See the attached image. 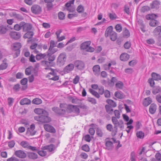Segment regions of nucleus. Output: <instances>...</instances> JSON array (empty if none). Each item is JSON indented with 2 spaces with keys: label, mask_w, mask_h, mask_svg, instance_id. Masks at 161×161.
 <instances>
[{
  "label": "nucleus",
  "mask_w": 161,
  "mask_h": 161,
  "mask_svg": "<svg viewBox=\"0 0 161 161\" xmlns=\"http://www.w3.org/2000/svg\"><path fill=\"white\" fill-rule=\"evenodd\" d=\"M46 56V55L45 53H38L36 55V60H39L44 58Z\"/></svg>",
  "instance_id": "473e14b6"
},
{
  "label": "nucleus",
  "mask_w": 161,
  "mask_h": 161,
  "mask_svg": "<svg viewBox=\"0 0 161 161\" xmlns=\"http://www.w3.org/2000/svg\"><path fill=\"white\" fill-rule=\"evenodd\" d=\"M94 74L96 76H98L100 72V68L98 65H94L92 68Z\"/></svg>",
  "instance_id": "4468645a"
},
{
  "label": "nucleus",
  "mask_w": 161,
  "mask_h": 161,
  "mask_svg": "<svg viewBox=\"0 0 161 161\" xmlns=\"http://www.w3.org/2000/svg\"><path fill=\"white\" fill-rule=\"evenodd\" d=\"M31 67L27 68L25 70V73L27 75H31Z\"/></svg>",
  "instance_id": "13d9d810"
},
{
  "label": "nucleus",
  "mask_w": 161,
  "mask_h": 161,
  "mask_svg": "<svg viewBox=\"0 0 161 161\" xmlns=\"http://www.w3.org/2000/svg\"><path fill=\"white\" fill-rule=\"evenodd\" d=\"M23 29L24 31H29L31 30L32 26L30 24H24L23 25Z\"/></svg>",
  "instance_id": "a211bd4d"
},
{
  "label": "nucleus",
  "mask_w": 161,
  "mask_h": 161,
  "mask_svg": "<svg viewBox=\"0 0 161 161\" xmlns=\"http://www.w3.org/2000/svg\"><path fill=\"white\" fill-rule=\"evenodd\" d=\"M112 121L114 126V129L115 131H113L112 132L113 136H114L116 134L117 127L119 126V124L117 119L115 117H112Z\"/></svg>",
  "instance_id": "0eeeda50"
},
{
  "label": "nucleus",
  "mask_w": 161,
  "mask_h": 161,
  "mask_svg": "<svg viewBox=\"0 0 161 161\" xmlns=\"http://www.w3.org/2000/svg\"><path fill=\"white\" fill-rule=\"evenodd\" d=\"M155 157V158L158 161H161V154L160 153H157Z\"/></svg>",
  "instance_id": "69168bd1"
},
{
  "label": "nucleus",
  "mask_w": 161,
  "mask_h": 161,
  "mask_svg": "<svg viewBox=\"0 0 161 161\" xmlns=\"http://www.w3.org/2000/svg\"><path fill=\"white\" fill-rule=\"evenodd\" d=\"M74 106L72 105H68L67 110V112L71 113L73 112Z\"/></svg>",
  "instance_id": "49530a36"
},
{
  "label": "nucleus",
  "mask_w": 161,
  "mask_h": 161,
  "mask_svg": "<svg viewBox=\"0 0 161 161\" xmlns=\"http://www.w3.org/2000/svg\"><path fill=\"white\" fill-rule=\"evenodd\" d=\"M14 99L12 97H8V105L11 106L13 105Z\"/></svg>",
  "instance_id": "864d4df0"
},
{
  "label": "nucleus",
  "mask_w": 161,
  "mask_h": 161,
  "mask_svg": "<svg viewBox=\"0 0 161 161\" xmlns=\"http://www.w3.org/2000/svg\"><path fill=\"white\" fill-rule=\"evenodd\" d=\"M35 129V125L33 124L31 125L30 126V128H29L27 129V134L31 136L34 135L36 132V131L34 130Z\"/></svg>",
  "instance_id": "9b49d317"
},
{
  "label": "nucleus",
  "mask_w": 161,
  "mask_h": 161,
  "mask_svg": "<svg viewBox=\"0 0 161 161\" xmlns=\"http://www.w3.org/2000/svg\"><path fill=\"white\" fill-rule=\"evenodd\" d=\"M33 32L31 31H27L24 35V37L25 38H31L34 35Z\"/></svg>",
  "instance_id": "bb28decb"
},
{
  "label": "nucleus",
  "mask_w": 161,
  "mask_h": 161,
  "mask_svg": "<svg viewBox=\"0 0 161 161\" xmlns=\"http://www.w3.org/2000/svg\"><path fill=\"white\" fill-rule=\"evenodd\" d=\"M34 119L37 121L42 123H48L51 120V118L48 116V113L47 115L36 116L34 117Z\"/></svg>",
  "instance_id": "f03ea898"
},
{
  "label": "nucleus",
  "mask_w": 161,
  "mask_h": 161,
  "mask_svg": "<svg viewBox=\"0 0 161 161\" xmlns=\"http://www.w3.org/2000/svg\"><path fill=\"white\" fill-rule=\"evenodd\" d=\"M152 78L155 80H161V75L155 73H152Z\"/></svg>",
  "instance_id": "393cba45"
},
{
  "label": "nucleus",
  "mask_w": 161,
  "mask_h": 161,
  "mask_svg": "<svg viewBox=\"0 0 161 161\" xmlns=\"http://www.w3.org/2000/svg\"><path fill=\"white\" fill-rule=\"evenodd\" d=\"M28 81V79L27 78H24L20 81V83L22 85H27Z\"/></svg>",
  "instance_id": "0e129e2a"
},
{
  "label": "nucleus",
  "mask_w": 161,
  "mask_h": 161,
  "mask_svg": "<svg viewBox=\"0 0 161 161\" xmlns=\"http://www.w3.org/2000/svg\"><path fill=\"white\" fill-rule=\"evenodd\" d=\"M52 110L59 114H61V112H60V109H59L58 107H54L52 108Z\"/></svg>",
  "instance_id": "6e6d98bb"
},
{
  "label": "nucleus",
  "mask_w": 161,
  "mask_h": 161,
  "mask_svg": "<svg viewBox=\"0 0 161 161\" xmlns=\"http://www.w3.org/2000/svg\"><path fill=\"white\" fill-rule=\"evenodd\" d=\"M81 149L84 151H89L90 150L89 146L86 144L83 145L81 147Z\"/></svg>",
  "instance_id": "680f3d73"
},
{
  "label": "nucleus",
  "mask_w": 161,
  "mask_h": 161,
  "mask_svg": "<svg viewBox=\"0 0 161 161\" xmlns=\"http://www.w3.org/2000/svg\"><path fill=\"white\" fill-rule=\"evenodd\" d=\"M136 136L137 138L140 139H143L144 136V133L142 131H137Z\"/></svg>",
  "instance_id": "ea45409f"
},
{
  "label": "nucleus",
  "mask_w": 161,
  "mask_h": 161,
  "mask_svg": "<svg viewBox=\"0 0 161 161\" xmlns=\"http://www.w3.org/2000/svg\"><path fill=\"white\" fill-rule=\"evenodd\" d=\"M89 91L96 98H98L100 97V96L99 94L97 92L95 91L93 89L90 88L89 90Z\"/></svg>",
  "instance_id": "cd10ccee"
},
{
  "label": "nucleus",
  "mask_w": 161,
  "mask_h": 161,
  "mask_svg": "<svg viewBox=\"0 0 161 161\" xmlns=\"http://www.w3.org/2000/svg\"><path fill=\"white\" fill-rule=\"evenodd\" d=\"M130 4H126L124 7V11L127 14L130 13Z\"/></svg>",
  "instance_id": "09e8293b"
},
{
  "label": "nucleus",
  "mask_w": 161,
  "mask_h": 161,
  "mask_svg": "<svg viewBox=\"0 0 161 161\" xmlns=\"http://www.w3.org/2000/svg\"><path fill=\"white\" fill-rule=\"evenodd\" d=\"M42 65H43L44 66H46V67L50 68L49 66L51 64L50 62L46 61H42Z\"/></svg>",
  "instance_id": "4d7b16f0"
},
{
  "label": "nucleus",
  "mask_w": 161,
  "mask_h": 161,
  "mask_svg": "<svg viewBox=\"0 0 161 161\" xmlns=\"http://www.w3.org/2000/svg\"><path fill=\"white\" fill-rule=\"evenodd\" d=\"M105 36L107 37L108 36L112 41H115L117 38V33L113 31V27L112 26L108 27L105 32Z\"/></svg>",
  "instance_id": "f257e3e1"
},
{
  "label": "nucleus",
  "mask_w": 161,
  "mask_h": 161,
  "mask_svg": "<svg viewBox=\"0 0 161 161\" xmlns=\"http://www.w3.org/2000/svg\"><path fill=\"white\" fill-rule=\"evenodd\" d=\"M77 11L79 13H83L84 11V7L81 5H79L77 8Z\"/></svg>",
  "instance_id": "79ce46f5"
},
{
  "label": "nucleus",
  "mask_w": 161,
  "mask_h": 161,
  "mask_svg": "<svg viewBox=\"0 0 161 161\" xmlns=\"http://www.w3.org/2000/svg\"><path fill=\"white\" fill-rule=\"evenodd\" d=\"M55 146L52 144L49 145L42 146V149L43 150H47L48 151H53L55 150Z\"/></svg>",
  "instance_id": "2eb2a0df"
},
{
  "label": "nucleus",
  "mask_w": 161,
  "mask_h": 161,
  "mask_svg": "<svg viewBox=\"0 0 161 161\" xmlns=\"http://www.w3.org/2000/svg\"><path fill=\"white\" fill-rule=\"evenodd\" d=\"M152 92L154 94H156L159 93H161V88L159 86L154 87L153 88Z\"/></svg>",
  "instance_id": "c756f323"
},
{
  "label": "nucleus",
  "mask_w": 161,
  "mask_h": 161,
  "mask_svg": "<svg viewBox=\"0 0 161 161\" xmlns=\"http://www.w3.org/2000/svg\"><path fill=\"white\" fill-rule=\"evenodd\" d=\"M107 129L108 130L110 131H111L112 132V135L113 136L112 134V132L113 131H115V129L114 130L113 128V126L112 125L109 124L108 125L106 126Z\"/></svg>",
  "instance_id": "8fccbe9b"
},
{
  "label": "nucleus",
  "mask_w": 161,
  "mask_h": 161,
  "mask_svg": "<svg viewBox=\"0 0 161 161\" xmlns=\"http://www.w3.org/2000/svg\"><path fill=\"white\" fill-rule=\"evenodd\" d=\"M123 36L125 38H128L130 36V33L129 30L126 28H124L123 29Z\"/></svg>",
  "instance_id": "7c9ffc66"
},
{
  "label": "nucleus",
  "mask_w": 161,
  "mask_h": 161,
  "mask_svg": "<svg viewBox=\"0 0 161 161\" xmlns=\"http://www.w3.org/2000/svg\"><path fill=\"white\" fill-rule=\"evenodd\" d=\"M12 47L13 50L14 51L20 50L21 45L20 43L16 42L13 44Z\"/></svg>",
  "instance_id": "5701e85b"
},
{
  "label": "nucleus",
  "mask_w": 161,
  "mask_h": 161,
  "mask_svg": "<svg viewBox=\"0 0 161 161\" xmlns=\"http://www.w3.org/2000/svg\"><path fill=\"white\" fill-rule=\"evenodd\" d=\"M10 36L15 39H18L21 36L20 34L17 32H12L10 33Z\"/></svg>",
  "instance_id": "f3484780"
},
{
  "label": "nucleus",
  "mask_w": 161,
  "mask_h": 161,
  "mask_svg": "<svg viewBox=\"0 0 161 161\" xmlns=\"http://www.w3.org/2000/svg\"><path fill=\"white\" fill-rule=\"evenodd\" d=\"M66 55L65 53H60L57 59V64L59 66L63 65L66 61Z\"/></svg>",
  "instance_id": "20e7f679"
},
{
  "label": "nucleus",
  "mask_w": 161,
  "mask_h": 161,
  "mask_svg": "<svg viewBox=\"0 0 161 161\" xmlns=\"http://www.w3.org/2000/svg\"><path fill=\"white\" fill-rule=\"evenodd\" d=\"M157 102L161 103V93L157 95L156 97Z\"/></svg>",
  "instance_id": "338daca9"
},
{
  "label": "nucleus",
  "mask_w": 161,
  "mask_h": 161,
  "mask_svg": "<svg viewBox=\"0 0 161 161\" xmlns=\"http://www.w3.org/2000/svg\"><path fill=\"white\" fill-rule=\"evenodd\" d=\"M53 48L54 47L49 48L48 51V55H52L58 51V49Z\"/></svg>",
  "instance_id": "72a5a7b5"
},
{
  "label": "nucleus",
  "mask_w": 161,
  "mask_h": 161,
  "mask_svg": "<svg viewBox=\"0 0 161 161\" xmlns=\"http://www.w3.org/2000/svg\"><path fill=\"white\" fill-rule=\"evenodd\" d=\"M106 146L108 150H109L113 147V143L111 141H107L106 143Z\"/></svg>",
  "instance_id": "de8ad7c7"
},
{
  "label": "nucleus",
  "mask_w": 161,
  "mask_h": 161,
  "mask_svg": "<svg viewBox=\"0 0 161 161\" xmlns=\"http://www.w3.org/2000/svg\"><path fill=\"white\" fill-rule=\"evenodd\" d=\"M133 122V120L132 119H130L129 121L126 123V125H127L126 129V131L128 133H129L130 130L132 129L133 128V126L130 125Z\"/></svg>",
  "instance_id": "412c9836"
},
{
  "label": "nucleus",
  "mask_w": 161,
  "mask_h": 161,
  "mask_svg": "<svg viewBox=\"0 0 161 161\" xmlns=\"http://www.w3.org/2000/svg\"><path fill=\"white\" fill-rule=\"evenodd\" d=\"M105 108L106 109L107 112L108 114H110L113 111V110L112 107L108 105H106L105 106Z\"/></svg>",
  "instance_id": "a18cd8bd"
},
{
  "label": "nucleus",
  "mask_w": 161,
  "mask_h": 161,
  "mask_svg": "<svg viewBox=\"0 0 161 161\" xmlns=\"http://www.w3.org/2000/svg\"><path fill=\"white\" fill-rule=\"evenodd\" d=\"M160 4V2L157 0H155L153 1L150 4V6L152 8H159V6Z\"/></svg>",
  "instance_id": "6ab92c4d"
},
{
  "label": "nucleus",
  "mask_w": 161,
  "mask_h": 161,
  "mask_svg": "<svg viewBox=\"0 0 161 161\" xmlns=\"http://www.w3.org/2000/svg\"><path fill=\"white\" fill-rule=\"evenodd\" d=\"M32 12L35 14H39L42 12V8L39 5L35 4L33 5L31 7Z\"/></svg>",
  "instance_id": "423d86ee"
},
{
  "label": "nucleus",
  "mask_w": 161,
  "mask_h": 161,
  "mask_svg": "<svg viewBox=\"0 0 161 161\" xmlns=\"http://www.w3.org/2000/svg\"><path fill=\"white\" fill-rule=\"evenodd\" d=\"M74 66L75 65L74 64H70L64 68V70L65 72L69 73L73 70Z\"/></svg>",
  "instance_id": "dca6fc26"
},
{
  "label": "nucleus",
  "mask_w": 161,
  "mask_h": 161,
  "mask_svg": "<svg viewBox=\"0 0 161 161\" xmlns=\"http://www.w3.org/2000/svg\"><path fill=\"white\" fill-rule=\"evenodd\" d=\"M31 101L28 98H24L21 99L19 103L21 105H29L31 104Z\"/></svg>",
  "instance_id": "aec40b11"
},
{
  "label": "nucleus",
  "mask_w": 161,
  "mask_h": 161,
  "mask_svg": "<svg viewBox=\"0 0 161 161\" xmlns=\"http://www.w3.org/2000/svg\"><path fill=\"white\" fill-rule=\"evenodd\" d=\"M20 145L23 147L32 151H40L38 148L36 147H33L30 145L29 142L26 141H22L20 142ZM41 151H43L41 150Z\"/></svg>",
  "instance_id": "39448f33"
},
{
  "label": "nucleus",
  "mask_w": 161,
  "mask_h": 161,
  "mask_svg": "<svg viewBox=\"0 0 161 161\" xmlns=\"http://www.w3.org/2000/svg\"><path fill=\"white\" fill-rule=\"evenodd\" d=\"M161 32V26H160L157 27L153 31L154 34L156 35H158Z\"/></svg>",
  "instance_id": "58836bf2"
},
{
  "label": "nucleus",
  "mask_w": 161,
  "mask_h": 161,
  "mask_svg": "<svg viewBox=\"0 0 161 161\" xmlns=\"http://www.w3.org/2000/svg\"><path fill=\"white\" fill-rule=\"evenodd\" d=\"M44 129L47 131L52 133H55L56 130L54 127L51 125L46 124L44 125Z\"/></svg>",
  "instance_id": "9d476101"
},
{
  "label": "nucleus",
  "mask_w": 161,
  "mask_h": 161,
  "mask_svg": "<svg viewBox=\"0 0 161 161\" xmlns=\"http://www.w3.org/2000/svg\"><path fill=\"white\" fill-rule=\"evenodd\" d=\"M58 17L59 19L63 20L64 18L65 15L63 12H60L58 14Z\"/></svg>",
  "instance_id": "5fc2aeb1"
},
{
  "label": "nucleus",
  "mask_w": 161,
  "mask_h": 161,
  "mask_svg": "<svg viewBox=\"0 0 161 161\" xmlns=\"http://www.w3.org/2000/svg\"><path fill=\"white\" fill-rule=\"evenodd\" d=\"M130 58L129 54L126 53L121 54V61H127Z\"/></svg>",
  "instance_id": "c85d7f7f"
},
{
  "label": "nucleus",
  "mask_w": 161,
  "mask_h": 161,
  "mask_svg": "<svg viewBox=\"0 0 161 161\" xmlns=\"http://www.w3.org/2000/svg\"><path fill=\"white\" fill-rule=\"evenodd\" d=\"M75 2V0H71L69 1L67 3L65 4V6L66 8V9L69 12H73L74 11V8L72 6L73 5Z\"/></svg>",
  "instance_id": "6e6552de"
},
{
  "label": "nucleus",
  "mask_w": 161,
  "mask_h": 161,
  "mask_svg": "<svg viewBox=\"0 0 161 161\" xmlns=\"http://www.w3.org/2000/svg\"><path fill=\"white\" fill-rule=\"evenodd\" d=\"M34 112L38 114L47 115L48 112L44 109L41 108H36L34 110Z\"/></svg>",
  "instance_id": "f8f14e48"
},
{
  "label": "nucleus",
  "mask_w": 161,
  "mask_h": 161,
  "mask_svg": "<svg viewBox=\"0 0 161 161\" xmlns=\"http://www.w3.org/2000/svg\"><path fill=\"white\" fill-rule=\"evenodd\" d=\"M7 31V28L3 26L2 25L0 26V33L1 34H4L6 33Z\"/></svg>",
  "instance_id": "c03bdc74"
},
{
  "label": "nucleus",
  "mask_w": 161,
  "mask_h": 161,
  "mask_svg": "<svg viewBox=\"0 0 161 161\" xmlns=\"http://www.w3.org/2000/svg\"><path fill=\"white\" fill-rule=\"evenodd\" d=\"M8 64L6 63H2L0 65V69L1 70H4L6 69L8 67Z\"/></svg>",
  "instance_id": "3c124183"
},
{
  "label": "nucleus",
  "mask_w": 161,
  "mask_h": 161,
  "mask_svg": "<svg viewBox=\"0 0 161 161\" xmlns=\"http://www.w3.org/2000/svg\"><path fill=\"white\" fill-rule=\"evenodd\" d=\"M60 110L61 114H64L67 112V110L68 105L65 103H61L60 104Z\"/></svg>",
  "instance_id": "ddd939ff"
},
{
  "label": "nucleus",
  "mask_w": 161,
  "mask_h": 161,
  "mask_svg": "<svg viewBox=\"0 0 161 161\" xmlns=\"http://www.w3.org/2000/svg\"><path fill=\"white\" fill-rule=\"evenodd\" d=\"M72 112H73L76 114L77 115H78L80 112V109L77 107V106H74V108H73Z\"/></svg>",
  "instance_id": "052dcab7"
},
{
  "label": "nucleus",
  "mask_w": 161,
  "mask_h": 161,
  "mask_svg": "<svg viewBox=\"0 0 161 161\" xmlns=\"http://www.w3.org/2000/svg\"><path fill=\"white\" fill-rule=\"evenodd\" d=\"M42 102V101L41 99L38 98H35L33 99L32 101L33 104L38 105L41 104Z\"/></svg>",
  "instance_id": "a19ab883"
},
{
  "label": "nucleus",
  "mask_w": 161,
  "mask_h": 161,
  "mask_svg": "<svg viewBox=\"0 0 161 161\" xmlns=\"http://www.w3.org/2000/svg\"><path fill=\"white\" fill-rule=\"evenodd\" d=\"M131 45V44L130 42L127 41L124 44V47L125 48L128 49L130 47Z\"/></svg>",
  "instance_id": "bf43d9fd"
},
{
  "label": "nucleus",
  "mask_w": 161,
  "mask_h": 161,
  "mask_svg": "<svg viewBox=\"0 0 161 161\" xmlns=\"http://www.w3.org/2000/svg\"><path fill=\"white\" fill-rule=\"evenodd\" d=\"M152 102L151 99L148 97L144 99L143 101V105L145 106H147L149 105Z\"/></svg>",
  "instance_id": "a878e982"
},
{
  "label": "nucleus",
  "mask_w": 161,
  "mask_h": 161,
  "mask_svg": "<svg viewBox=\"0 0 161 161\" xmlns=\"http://www.w3.org/2000/svg\"><path fill=\"white\" fill-rule=\"evenodd\" d=\"M91 43V42L90 41L84 42L81 44V48L82 49L86 50L87 52H93L94 50V49L90 46Z\"/></svg>",
  "instance_id": "7ed1b4c3"
},
{
  "label": "nucleus",
  "mask_w": 161,
  "mask_h": 161,
  "mask_svg": "<svg viewBox=\"0 0 161 161\" xmlns=\"http://www.w3.org/2000/svg\"><path fill=\"white\" fill-rule=\"evenodd\" d=\"M15 154L19 158H25L26 156V154L24 152H15Z\"/></svg>",
  "instance_id": "b1692460"
},
{
  "label": "nucleus",
  "mask_w": 161,
  "mask_h": 161,
  "mask_svg": "<svg viewBox=\"0 0 161 161\" xmlns=\"http://www.w3.org/2000/svg\"><path fill=\"white\" fill-rule=\"evenodd\" d=\"M7 161H19V159L14 157L12 156L11 157L8 158Z\"/></svg>",
  "instance_id": "774afa93"
},
{
  "label": "nucleus",
  "mask_w": 161,
  "mask_h": 161,
  "mask_svg": "<svg viewBox=\"0 0 161 161\" xmlns=\"http://www.w3.org/2000/svg\"><path fill=\"white\" fill-rule=\"evenodd\" d=\"M29 157L31 159H35L37 157V155L34 153L31 152L29 153Z\"/></svg>",
  "instance_id": "37998d69"
},
{
  "label": "nucleus",
  "mask_w": 161,
  "mask_h": 161,
  "mask_svg": "<svg viewBox=\"0 0 161 161\" xmlns=\"http://www.w3.org/2000/svg\"><path fill=\"white\" fill-rule=\"evenodd\" d=\"M38 154L41 156L42 157L46 156L48 157L49 156L51 153L50 152H37Z\"/></svg>",
  "instance_id": "2f4dec72"
},
{
  "label": "nucleus",
  "mask_w": 161,
  "mask_h": 161,
  "mask_svg": "<svg viewBox=\"0 0 161 161\" xmlns=\"http://www.w3.org/2000/svg\"><path fill=\"white\" fill-rule=\"evenodd\" d=\"M149 23V25L153 27H155L158 25V22L155 19L151 20Z\"/></svg>",
  "instance_id": "4c0bfd02"
},
{
  "label": "nucleus",
  "mask_w": 161,
  "mask_h": 161,
  "mask_svg": "<svg viewBox=\"0 0 161 161\" xmlns=\"http://www.w3.org/2000/svg\"><path fill=\"white\" fill-rule=\"evenodd\" d=\"M75 68L79 70H82L85 67V64L82 61L76 60L74 62Z\"/></svg>",
  "instance_id": "1a4fd4ad"
},
{
  "label": "nucleus",
  "mask_w": 161,
  "mask_h": 161,
  "mask_svg": "<svg viewBox=\"0 0 161 161\" xmlns=\"http://www.w3.org/2000/svg\"><path fill=\"white\" fill-rule=\"evenodd\" d=\"M45 69L46 70H51V72L49 73L50 74L53 75V76H55L56 75V73L55 72L54 70L53 69H52L51 68L46 67Z\"/></svg>",
  "instance_id": "603ef678"
},
{
  "label": "nucleus",
  "mask_w": 161,
  "mask_h": 161,
  "mask_svg": "<svg viewBox=\"0 0 161 161\" xmlns=\"http://www.w3.org/2000/svg\"><path fill=\"white\" fill-rule=\"evenodd\" d=\"M157 17L156 15L154 14L147 15L146 16V18L147 19H155Z\"/></svg>",
  "instance_id": "c9c22d12"
},
{
  "label": "nucleus",
  "mask_w": 161,
  "mask_h": 161,
  "mask_svg": "<svg viewBox=\"0 0 161 161\" xmlns=\"http://www.w3.org/2000/svg\"><path fill=\"white\" fill-rule=\"evenodd\" d=\"M24 24V22H21L19 24L15 25L14 27V30L17 31L20 30L21 29L22 27H23V25Z\"/></svg>",
  "instance_id": "e433bc0d"
},
{
  "label": "nucleus",
  "mask_w": 161,
  "mask_h": 161,
  "mask_svg": "<svg viewBox=\"0 0 161 161\" xmlns=\"http://www.w3.org/2000/svg\"><path fill=\"white\" fill-rule=\"evenodd\" d=\"M157 109V105L154 103L152 104L149 108L150 113L152 114H154Z\"/></svg>",
  "instance_id": "4be33fe9"
},
{
  "label": "nucleus",
  "mask_w": 161,
  "mask_h": 161,
  "mask_svg": "<svg viewBox=\"0 0 161 161\" xmlns=\"http://www.w3.org/2000/svg\"><path fill=\"white\" fill-rule=\"evenodd\" d=\"M79 77L78 75H76L73 80V83L75 84H76L78 83L79 80Z\"/></svg>",
  "instance_id": "e2e57ef3"
},
{
  "label": "nucleus",
  "mask_w": 161,
  "mask_h": 161,
  "mask_svg": "<svg viewBox=\"0 0 161 161\" xmlns=\"http://www.w3.org/2000/svg\"><path fill=\"white\" fill-rule=\"evenodd\" d=\"M106 102L112 107H115L116 106V104L113 100L111 99H107L106 100Z\"/></svg>",
  "instance_id": "f704fd0d"
}]
</instances>
